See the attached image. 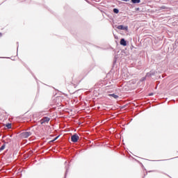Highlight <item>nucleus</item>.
<instances>
[{"label": "nucleus", "instance_id": "1", "mask_svg": "<svg viewBox=\"0 0 178 178\" xmlns=\"http://www.w3.org/2000/svg\"><path fill=\"white\" fill-rule=\"evenodd\" d=\"M30 136H31V132L30 131H25L21 134V136L22 137V138H29Z\"/></svg>", "mask_w": 178, "mask_h": 178}, {"label": "nucleus", "instance_id": "2", "mask_svg": "<svg viewBox=\"0 0 178 178\" xmlns=\"http://www.w3.org/2000/svg\"><path fill=\"white\" fill-rule=\"evenodd\" d=\"M79 138H80V137L75 134L71 136V141H72V143H77V141H79Z\"/></svg>", "mask_w": 178, "mask_h": 178}, {"label": "nucleus", "instance_id": "3", "mask_svg": "<svg viewBox=\"0 0 178 178\" xmlns=\"http://www.w3.org/2000/svg\"><path fill=\"white\" fill-rule=\"evenodd\" d=\"M117 29L118 30H124V31H127V30H129V26H123V25H120L117 26Z\"/></svg>", "mask_w": 178, "mask_h": 178}, {"label": "nucleus", "instance_id": "4", "mask_svg": "<svg viewBox=\"0 0 178 178\" xmlns=\"http://www.w3.org/2000/svg\"><path fill=\"white\" fill-rule=\"evenodd\" d=\"M120 45H123V47H126V45H127V43L126 42L124 38L120 40Z\"/></svg>", "mask_w": 178, "mask_h": 178}, {"label": "nucleus", "instance_id": "5", "mask_svg": "<svg viewBox=\"0 0 178 178\" xmlns=\"http://www.w3.org/2000/svg\"><path fill=\"white\" fill-rule=\"evenodd\" d=\"M50 118L48 117H44L42 118V123H48V122H49Z\"/></svg>", "mask_w": 178, "mask_h": 178}, {"label": "nucleus", "instance_id": "6", "mask_svg": "<svg viewBox=\"0 0 178 178\" xmlns=\"http://www.w3.org/2000/svg\"><path fill=\"white\" fill-rule=\"evenodd\" d=\"M109 97H113V98H114L115 99H118V98H119V96L115 95V93L113 94H110L108 95Z\"/></svg>", "mask_w": 178, "mask_h": 178}, {"label": "nucleus", "instance_id": "7", "mask_svg": "<svg viewBox=\"0 0 178 178\" xmlns=\"http://www.w3.org/2000/svg\"><path fill=\"white\" fill-rule=\"evenodd\" d=\"M132 3H140L141 0H131Z\"/></svg>", "mask_w": 178, "mask_h": 178}, {"label": "nucleus", "instance_id": "8", "mask_svg": "<svg viewBox=\"0 0 178 178\" xmlns=\"http://www.w3.org/2000/svg\"><path fill=\"white\" fill-rule=\"evenodd\" d=\"M5 149V145H3L1 147H0V152L1 151H3Z\"/></svg>", "mask_w": 178, "mask_h": 178}, {"label": "nucleus", "instance_id": "9", "mask_svg": "<svg viewBox=\"0 0 178 178\" xmlns=\"http://www.w3.org/2000/svg\"><path fill=\"white\" fill-rule=\"evenodd\" d=\"M113 13H119V10L118 8H114L113 9Z\"/></svg>", "mask_w": 178, "mask_h": 178}, {"label": "nucleus", "instance_id": "10", "mask_svg": "<svg viewBox=\"0 0 178 178\" xmlns=\"http://www.w3.org/2000/svg\"><path fill=\"white\" fill-rule=\"evenodd\" d=\"M6 127H8V129H11L12 124H6Z\"/></svg>", "mask_w": 178, "mask_h": 178}, {"label": "nucleus", "instance_id": "11", "mask_svg": "<svg viewBox=\"0 0 178 178\" xmlns=\"http://www.w3.org/2000/svg\"><path fill=\"white\" fill-rule=\"evenodd\" d=\"M121 1H124V2H129V0H121Z\"/></svg>", "mask_w": 178, "mask_h": 178}, {"label": "nucleus", "instance_id": "12", "mask_svg": "<svg viewBox=\"0 0 178 178\" xmlns=\"http://www.w3.org/2000/svg\"><path fill=\"white\" fill-rule=\"evenodd\" d=\"M149 74V75H151V74H149V73H147L146 76H148Z\"/></svg>", "mask_w": 178, "mask_h": 178}, {"label": "nucleus", "instance_id": "13", "mask_svg": "<svg viewBox=\"0 0 178 178\" xmlns=\"http://www.w3.org/2000/svg\"><path fill=\"white\" fill-rule=\"evenodd\" d=\"M67 169H68L67 167H66V172H67Z\"/></svg>", "mask_w": 178, "mask_h": 178}, {"label": "nucleus", "instance_id": "14", "mask_svg": "<svg viewBox=\"0 0 178 178\" xmlns=\"http://www.w3.org/2000/svg\"><path fill=\"white\" fill-rule=\"evenodd\" d=\"M149 95H154V94H153V93H151V94H149Z\"/></svg>", "mask_w": 178, "mask_h": 178}, {"label": "nucleus", "instance_id": "15", "mask_svg": "<svg viewBox=\"0 0 178 178\" xmlns=\"http://www.w3.org/2000/svg\"><path fill=\"white\" fill-rule=\"evenodd\" d=\"M0 35H2V33H0Z\"/></svg>", "mask_w": 178, "mask_h": 178}]
</instances>
